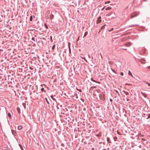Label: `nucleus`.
Instances as JSON below:
<instances>
[{
    "label": "nucleus",
    "instance_id": "26",
    "mask_svg": "<svg viewBox=\"0 0 150 150\" xmlns=\"http://www.w3.org/2000/svg\"><path fill=\"white\" fill-rule=\"evenodd\" d=\"M41 90L42 91H44V88H42L41 89Z\"/></svg>",
    "mask_w": 150,
    "mask_h": 150
},
{
    "label": "nucleus",
    "instance_id": "29",
    "mask_svg": "<svg viewBox=\"0 0 150 150\" xmlns=\"http://www.w3.org/2000/svg\"><path fill=\"white\" fill-rule=\"evenodd\" d=\"M120 49L122 50H127V49H126V48H120Z\"/></svg>",
    "mask_w": 150,
    "mask_h": 150
},
{
    "label": "nucleus",
    "instance_id": "12",
    "mask_svg": "<svg viewBox=\"0 0 150 150\" xmlns=\"http://www.w3.org/2000/svg\"><path fill=\"white\" fill-rule=\"evenodd\" d=\"M96 88V86H92L90 88V89L91 90H93L94 88Z\"/></svg>",
    "mask_w": 150,
    "mask_h": 150
},
{
    "label": "nucleus",
    "instance_id": "11",
    "mask_svg": "<svg viewBox=\"0 0 150 150\" xmlns=\"http://www.w3.org/2000/svg\"><path fill=\"white\" fill-rule=\"evenodd\" d=\"M50 97L52 98V99L54 101L56 100V99L55 98H53V95H51Z\"/></svg>",
    "mask_w": 150,
    "mask_h": 150
},
{
    "label": "nucleus",
    "instance_id": "25",
    "mask_svg": "<svg viewBox=\"0 0 150 150\" xmlns=\"http://www.w3.org/2000/svg\"><path fill=\"white\" fill-rule=\"evenodd\" d=\"M32 40H33L34 41H35V38H32Z\"/></svg>",
    "mask_w": 150,
    "mask_h": 150
},
{
    "label": "nucleus",
    "instance_id": "37",
    "mask_svg": "<svg viewBox=\"0 0 150 150\" xmlns=\"http://www.w3.org/2000/svg\"><path fill=\"white\" fill-rule=\"evenodd\" d=\"M148 68L150 69V66H149L148 67Z\"/></svg>",
    "mask_w": 150,
    "mask_h": 150
},
{
    "label": "nucleus",
    "instance_id": "39",
    "mask_svg": "<svg viewBox=\"0 0 150 150\" xmlns=\"http://www.w3.org/2000/svg\"><path fill=\"white\" fill-rule=\"evenodd\" d=\"M105 8V7H104L103 8V9H102V10H103V9H104Z\"/></svg>",
    "mask_w": 150,
    "mask_h": 150
},
{
    "label": "nucleus",
    "instance_id": "41",
    "mask_svg": "<svg viewBox=\"0 0 150 150\" xmlns=\"http://www.w3.org/2000/svg\"><path fill=\"white\" fill-rule=\"evenodd\" d=\"M30 69H32H32H33L32 68H31V67H30Z\"/></svg>",
    "mask_w": 150,
    "mask_h": 150
},
{
    "label": "nucleus",
    "instance_id": "24",
    "mask_svg": "<svg viewBox=\"0 0 150 150\" xmlns=\"http://www.w3.org/2000/svg\"><path fill=\"white\" fill-rule=\"evenodd\" d=\"M33 19V17L32 16H31L30 18V21H32Z\"/></svg>",
    "mask_w": 150,
    "mask_h": 150
},
{
    "label": "nucleus",
    "instance_id": "4",
    "mask_svg": "<svg viewBox=\"0 0 150 150\" xmlns=\"http://www.w3.org/2000/svg\"><path fill=\"white\" fill-rule=\"evenodd\" d=\"M91 80L92 81H93V82H96V83H100V82H98V81H95V80H94V79H93V78H91Z\"/></svg>",
    "mask_w": 150,
    "mask_h": 150
},
{
    "label": "nucleus",
    "instance_id": "9",
    "mask_svg": "<svg viewBox=\"0 0 150 150\" xmlns=\"http://www.w3.org/2000/svg\"><path fill=\"white\" fill-rule=\"evenodd\" d=\"M88 34L87 32H86L84 34V35L83 37V38H84L85 36H86Z\"/></svg>",
    "mask_w": 150,
    "mask_h": 150
},
{
    "label": "nucleus",
    "instance_id": "1",
    "mask_svg": "<svg viewBox=\"0 0 150 150\" xmlns=\"http://www.w3.org/2000/svg\"><path fill=\"white\" fill-rule=\"evenodd\" d=\"M40 35H41L40 38V39H43L44 40H45V37H46L45 36V35H44V33H42L40 32L39 33Z\"/></svg>",
    "mask_w": 150,
    "mask_h": 150
},
{
    "label": "nucleus",
    "instance_id": "35",
    "mask_svg": "<svg viewBox=\"0 0 150 150\" xmlns=\"http://www.w3.org/2000/svg\"><path fill=\"white\" fill-rule=\"evenodd\" d=\"M57 30H58L57 28L55 30L57 31Z\"/></svg>",
    "mask_w": 150,
    "mask_h": 150
},
{
    "label": "nucleus",
    "instance_id": "15",
    "mask_svg": "<svg viewBox=\"0 0 150 150\" xmlns=\"http://www.w3.org/2000/svg\"><path fill=\"white\" fill-rule=\"evenodd\" d=\"M19 145L20 146V148H21V149L22 150H23V147L22 146V145H21V144H19Z\"/></svg>",
    "mask_w": 150,
    "mask_h": 150
},
{
    "label": "nucleus",
    "instance_id": "14",
    "mask_svg": "<svg viewBox=\"0 0 150 150\" xmlns=\"http://www.w3.org/2000/svg\"><path fill=\"white\" fill-rule=\"evenodd\" d=\"M11 132L12 134L13 135L15 134L16 133V132L14 131L13 130H11Z\"/></svg>",
    "mask_w": 150,
    "mask_h": 150
},
{
    "label": "nucleus",
    "instance_id": "5",
    "mask_svg": "<svg viewBox=\"0 0 150 150\" xmlns=\"http://www.w3.org/2000/svg\"><path fill=\"white\" fill-rule=\"evenodd\" d=\"M22 128H23V127L22 126L19 125V126H18V130H21V129H22Z\"/></svg>",
    "mask_w": 150,
    "mask_h": 150
},
{
    "label": "nucleus",
    "instance_id": "22",
    "mask_svg": "<svg viewBox=\"0 0 150 150\" xmlns=\"http://www.w3.org/2000/svg\"><path fill=\"white\" fill-rule=\"evenodd\" d=\"M50 38L51 42H53V40L52 39V36H51L50 37Z\"/></svg>",
    "mask_w": 150,
    "mask_h": 150
},
{
    "label": "nucleus",
    "instance_id": "19",
    "mask_svg": "<svg viewBox=\"0 0 150 150\" xmlns=\"http://www.w3.org/2000/svg\"><path fill=\"white\" fill-rule=\"evenodd\" d=\"M8 116L10 118H11V115L10 113H8Z\"/></svg>",
    "mask_w": 150,
    "mask_h": 150
},
{
    "label": "nucleus",
    "instance_id": "10",
    "mask_svg": "<svg viewBox=\"0 0 150 150\" xmlns=\"http://www.w3.org/2000/svg\"><path fill=\"white\" fill-rule=\"evenodd\" d=\"M128 74L129 75L131 76H132L133 77L132 73L129 70L128 71Z\"/></svg>",
    "mask_w": 150,
    "mask_h": 150
},
{
    "label": "nucleus",
    "instance_id": "6",
    "mask_svg": "<svg viewBox=\"0 0 150 150\" xmlns=\"http://www.w3.org/2000/svg\"><path fill=\"white\" fill-rule=\"evenodd\" d=\"M68 45H69V52L70 53H71V47H70V43L69 42V43H68Z\"/></svg>",
    "mask_w": 150,
    "mask_h": 150
},
{
    "label": "nucleus",
    "instance_id": "3",
    "mask_svg": "<svg viewBox=\"0 0 150 150\" xmlns=\"http://www.w3.org/2000/svg\"><path fill=\"white\" fill-rule=\"evenodd\" d=\"M101 17H99L97 21V23H99L101 21Z\"/></svg>",
    "mask_w": 150,
    "mask_h": 150
},
{
    "label": "nucleus",
    "instance_id": "8",
    "mask_svg": "<svg viewBox=\"0 0 150 150\" xmlns=\"http://www.w3.org/2000/svg\"><path fill=\"white\" fill-rule=\"evenodd\" d=\"M17 111L18 112L19 114H20L21 112H20V108L19 107H18L17 108Z\"/></svg>",
    "mask_w": 150,
    "mask_h": 150
},
{
    "label": "nucleus",
    "instance_id": "38",
    "mask_svg": "<svg viewBox=\"0 0 150 150\" xmlns=\"http://www.w3.org/2000/svg\"><path fill=\"white\" fill-rule=\"evenodd\" d=\"M148 86H150V83H148Z\"/></svg>",
    "mask_w": 150,
    "mask_h": 150
},
{
    "label": "nucleus",
    "instance_id": "16",
    "mask_svg": "<svg viewBox=\"0 0 150 150\" xmlns=\"http://www.w3.org/2000/svg\"><path fill=\"white\" fill-rule=\"evenodd\" d=\"M45 99L46 101V102H47V103L48 104H50V103H49V102L48 100H47V98H45Z\"/></svg>",
    "mask_w": 150,
    "mask_h": 150
},
{
    "label": "nucleus",
    "instance_id": "13",
    "mask_svg": "<svg viewBox=\"0 0 150 150\" xmlns=\"http://www.w3.org/2000/svg\"><path fill=\"white\" fill-rule=\"evenodd\" d=\"M55 46H56L55 45V44L54 45H53V47H52V49L53 50L54 49V48L55 47Z\"/></svg>",
    "mask_w": 150,
    "mask_h": 150
},
{
    "label": "nucleus",
    "instance_id": "44",
    "mask_svg": "<svg viewBox=\"0 0 150 150\" xmlns=\"http://www.w3.org/2000/svg\"><path fill=\"white\" fill-rule=\"evenodd\" d=\"M134 16H131V17L132 18V17H133Z\"/></svg>",
    "mask_w": 150,
    "mask_h": 150
},
{
    "label": "nucleus",
    "instance_id": "20",
    "mask_svg": "<svg viewBox=\"0 0 150 150\" xmlns=\"http://www.w3.org/2000/svg\"><path fill=\"white\" fill-rule=\"evenodd\" d=\"M123 92L126 95H128L129 94V93L128 92L125 91H124Z\"/></svg>",
    "mask_w": 150,
    "mask_h": 150
},
{
    "label": "nucleus",
    "instance_id": "33",
    "mask_svg": "<svg viewBox=\"0 0 150 150\" xmlns=\"http://www.w3.org/2000/svg\"><path fill=\"white\" fill-rule=\"evenodd\" d=\"M79 91L80 92H82V91L81 90V89H80L79 90Z\"/></svg>",
    "mask_w": 150,
    "mask_h": 150
},
{
    "label": "nucleus",
    "instance_id": "7",
    "mask_svg": "<svg viewBox=\"0 0 150 150\" xmlns=\"http://www.w3.org/2000/svg\"><path fill=\"white\" fill-rule=\"evenodd\" d=\"M112 8L110 7H108L105 8V10H110Z\"/></svg>",
    "mask_w": 150,
    "mask_h": 150
},
{
    "label": "nucleus",
    "instance_id": "40",
    "mask_svg": "<svg viewBox=\"0 0 150 150\" xmlns=\"http://www.w3.org/2000/svg\"><path fill=\"white\" fill-rule=\"evenodd\" d=\"M2 30H1V29H0V32L1 31V32L2 31Z\"/></svg>",
    "mask_w": 150,
    "mask_h": 150
},
{
    "label": "nucleus",
    "instance_id": "30",
    "mask_svg": "<svg viewBox=\"0 0 150 150\" xmlns=\"http://www.w3.org/2000/svg\"><path fill=\"white\" fill-rule=\"evenodd\" d=\"M150 117V114H149L148 116V118H149Z\"/></svg>",
    "mask_w": 150,
    "mask_h": 150
},
{
    "label": "nucleus",
    "instance_id": "21",
    "mask_svg": "<svg viewBox=\"0 0 150 150\" xmlns=\"http://www.w3.org/2000/svg\"><path fill=\"white\" fill-rule=\"evenodd\" d=\"M110 1H107L105 2V4H109L110 3Z\"/></svg>",
    "mask_w": 150,
    "mask_h": 150
},
{
    "label": "nucleus",
    "instance_id": "27",
    "mask_svg": "<svg viewBox=\"0 0 150 150\" xmlns=\"http://www.w3.org/2000/svg\"><path fill=\"white\" fill-rule=\"evenodd\" d=\"M113 30V29H111L110 30H108V31L109 32H110V31H111L112 30Z\"/></svg>",
    "mask_w": 150,
    "mask_h": 150
},
{
    "label": "nucleus",
    "instance_id": "18",
    "mask_svg": "<svg viewBox=\"0 0 150 150\" xmlns=\"http://www.w3.org/2000/svg\"><path fill=\"white\" fill-rule=\"evenodd\" d=\"M111 14H112V13H109L108 14H107L106 15V16H110Z\"/></svg>",
    "mask_w": 150,
    "mask_h": 150
},
{
    "label": "nucleus",
    "instance_id": "36",
    "mask_svg": "<svg viewBox=\"0 0 150 150\" xmlns=\"http://www.w3.org/2000/svg\"><path fill=\"white\" fill-rule=\"evenodd\" d=\"M133 27H137V25H134Z\"/></svg>",
    "mask_w": 150,
    "mask_h": 150
},
{
    "label": "nucleus",
    "instance_id": "2",
    "mask_svg": "<svg viewBox=\"0 0 150 150\" xmlns=\"http://www.w3.org/2000/svg\"><path fill=\"white\" fill-rule=\"evenodd\" d=\"M132 44V43L130 42H128L127 43L125 44V45L127 47H129Z\"/></svg>",
    "mask_w": 150,
    "mask_h": 150
},
{
    "label": "nucleus",
    "instance_id": "23",
    "mask_svg": "<svg viewBox=\"0 0 150 150\" xmlns=\"http://www.w3.org/2000/svg\"><path fill=\"white\" fill-rule=\"evenodd\" d=\"M81 58H82V59H83L84 60H85V61H86V62H87V60H86V58H85V57H81Z\"/></svg>",
    "mask_w": 150,
    "mask_h": 150
},
{
    "label": "nucleus",
    "instance_id": "42",
    "mask_svg": "<svg viewBox=\"0 0 150 150\" xmlns=\"http://www.w3.org/2000/svg\"><path fill=\"white\" fill-rule=\"evenodd\" d=\"M146 84H148V83H148V82H146Z\"/></svg>",
    "mask_w": 150,
    "mask_h": 150
},
{
    "label": "nucleus",
    "instance_id": "17",
    "mask_svg": "<svg viewBox=\"0 0 150 150\" xmlns=\"http://www.w3.org/2000/svg\"><path fill=\"white\" fill-rule=\"evenodd\" d=\"M142 93L145 97H146V96L147 95L144 93L142 92Z\"/></svg>",
    "mask_w": 150,
    "mask_h": 150
},
{
    "label": "nucleus",
    "instance_id": "31",
    "mask_svg": "<svg viewBox=\"0 0 150 150\" xmlns=\"http://www.w3.org/2000/svg\"><path fill=\"white\" fill-rule=\"evenodd\" d=\"M88 56L89 58L91 57V56L90 54H88Z\"/></svg>",
    "mask_w": 150,
    "mask_h": 150
},
{
    "label": "nucleus",
    "instance_id": "34",
    "mask_svg": "<svg viewBox=\"0 0 150 150\" xmlns=\"http://www.w3.org/2000/svg\"><path fill=\"white\" fill-rule=\"evenodd\" d=\"M112 71H113V72H114V73H115V70H112Z\"/></svg>",
    "mask_w": 150,
    "mask_h": 150
},
{
    "label": "nucleus",
    "instance_id": "43",
    "mask_svg": "<svg viewBox=\"0 0 150 150\" xmlns=\"http://www.w3.org/2000/svg\"><path fill=\"white\" fill-rule=\"evenodd\" d=\"M108 138H107V141H108Z\"/></svg>",
    "mask_w": 150,
    "mask_h": 150
},
{
    "label": "nucleus",
    "instance_id": "28",
    "mask_svg": "<svg viewBox=\"0 0 150 150\" xmlns=\"http://www.w3.org/2000/svg\"><path fill=\"white\" fill-rule=\"evenodd\" d=\"M124 75V74H123V73L122 72H121V73H120V75L121 76H123Z\"/></svg>",
    "mask_w": 150,
    "mask_h": 150
},
{
    "label": "nucleus",
    "instance_id": "32",
    "mask_svg": "<svg viewBox=\"0 0 150 150\" xmlns=\"http://www.w3.org/2000/svg\"><path fill=\"white\" fill-rule=\"evenodd\" d=\"M110 102H112V99H111L110 98Z\"/></svg>",
    "mask_w": 150,
    "mask_h": 150
}]
</instances>
